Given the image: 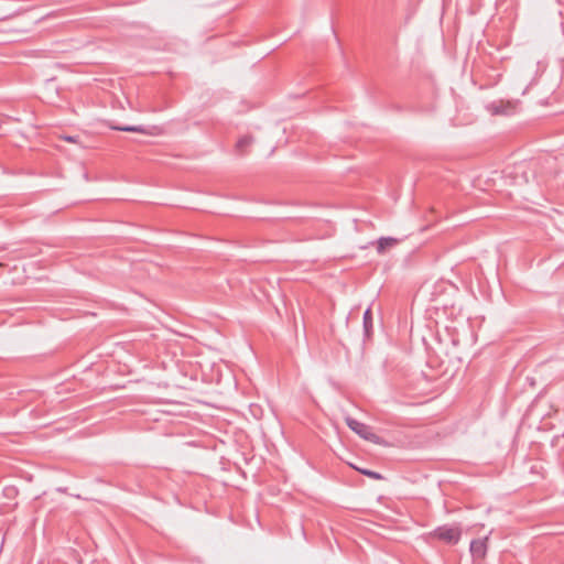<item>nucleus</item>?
Returning <instances> with one entry per match:
<instances>
[{"mask_svg":"<svg viewBox=\"0 0 564 564\" xmlns=\"http://www.w3.org/2000/svg\"><path fill=\"white\" fill-rule=\"evenodd\" d=\"M345 422H346L347 426L351 431H354L357 435H359L361 438H364L368 442H371L373 444H377V445L386 444L384 440L382 437H380L379 435H377L369 425H367L351 416H347L345 419Z\"/></svg>","mask_w":564,"mask_h":564,"instance_id":"nucleus-1","label":"nucleus"},{"mask_svg":"<svg viewBox=\"0 0 564 564\" xmlns=\"http://www.w3.org/2000/svg\"><path fill=\"white\" fill-rule=\"evenodd\" d=\"M431 538L440 540L446 544H457L460 540V530L448 525L437 527L430 533Z\"/></svg>","mask_w":564,"mask_h":564,"instance_id":"nucleus-2","label":"nucleus"},{"mask_svg":"<svg viewBox=\"0 0 564 564\" xmlns=\"http://www.w3.org/2000/svg\"><path fill=\"white\" fill-rule=\"evenodd\" d=\"M487 541H488V538L477 539V540H473L470 542L469 551H470L474 562H480L481 560L485 558V556L487 554V550H488Z\"/></svg>","mask_w":564,"mask_h":564,"instance_id":"nucleus-3","label":"nucleus"},{"mask_svg":"<svg viewBox=\"0 0 564 564\" xmlns=\"http://www.w3.org/2000/svg\"><path fill=\"white\" fill-rule=\"evenodd\" d=\"M399 240L393 237H381L377 240V252L383 254L388 249L393 248Z\"/></svg>","mask_w":564,"mask_h":564,"instance_id":"nucleus-4","label":"nucleus"},{"mask_svg":"<svg viewBox=\"0 0 564 564\" xmlns=\"http://www.w3.org/2000/svg\"><path fill=\"white\" fill-rule=\"evenodd\" d=\"M111 129L124 132L150 134L149 130L144 126H111Z\"/></svg>","mask_w":564,"mask_h":564,"instance_id":"nucleus-5","label":"nucleus"},{"mask_svg":"<svg viewBox=\"0 0 564 564\" xmlns=\"http://www.w3.org/2000/svg\"><path fill=\"white\" fill-rule=\"evenodd\" d=\"M362 322H364V329H365V334L367 336H369L371 329H372V314H371V311L370 308H367L364 313V317H362Z\"/></svg>","mask_w":564,"mask_h":564,"instance_id":"nucleus-6","label":"nucleus"},{"mask_svg":"<svg viewBox=\"0 0 564 564\" xmlns=\"http://www.w3.org/2000/svg\"><path fill=\"white\" fill-rule=\"evenodd\" d=\"M251 143H252L251 137H248V135L241 137L236 143L237 152H239L240 154H245V149L248 148Z\"/></svg>","mask_w":564,"mask_h":564,"instance_id":"nucleus-7","label":"nucleus"},{"mask_svg":"<svg viewBox=\"0 0 564 564\" xmlns=\"http://www.w3.org/2000/svg\"><path fill=\"white\" fill-rule=\"evenodd\" d=\"M2 494L8 499H14L18 496L19 490L15 486H6Z\"/></svg>","mask_w":564,"mask_h":564,"instance_id":"nucleus-8","label":"nucleus"},{"mask_svg":"<svg viewBox=\"0 0 564 564\" xmlns=\"http://www.w3.org/2000/svg\"><path fill=\"white\" fill-rule=\"evenodd\" d=\"M360 474L369 477V478H372V479H376V480H381L383 479V476L377 471H373V470H370V469H360V468H356Z\"/></svg>","mask_w":564,"mask_h":564,"instance_id":"nucleus-9","label":"nucleus"},{"mask_svg":"<svg viewBox=\"0 0 564 564\" xmlns=\"http://www.w3.org/2000/svg\"><path fill=\"white\" fill-rule=\"evenodd\" d=\"M77 139H78V137H73V135L64 137V140H66L67 142H73V143L77 142Z\"/></svg>","mask_w":564,"mask_h":564,"instance_id":"nucleus-10","label":"nucleus"}]
</instances>
